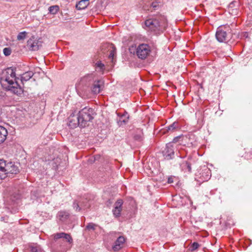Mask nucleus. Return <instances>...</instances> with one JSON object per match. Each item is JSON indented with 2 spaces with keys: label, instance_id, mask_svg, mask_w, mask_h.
I'll use <instances>...</instances> for the list:
<instances>
[{
  "label": "nucleus",
  "instance_id": "f257e3e1",
  "mask_svg": "<svg viewBox=\"0 0 252 252\" xmlns=\"http://www.w3.org/2000/svg\"><path fill=\"white\" fill-rule=\"evenodd\" d=\"M18 78L16 77L14 69L7 68L4 70L0 77V83L2 87L10 91L17 95H20L23 92L22 88L18 84Z\"/></svg>",
  "mask_w": 252,
  "mask_h": 252
},
{
  "label": "nucleus",
  "instance_id": "f03ea898",
  "mask_svg": "<svg viewBox=\"0 0 252 252\" xmlns=\"http://www.w3.org/2000/svg\"><path fill=\"white\" fill-rule=\"evenodd\" d=\"M146 30L154 34H160L168 26L167 20L164 15L158 14L148 18L145 21Z\"/></svg>",
  "mask_w": 252,
  "mask_h": 252
},
{
  "label": "nucleus",
  "instance_id": "7ed1b4c3",
  "mask_svg": "<svg viewBox=\"0 0 252 252\" xmlns=\"http://www.w3.org/2000/svg\"><path fill=\"white\" fill-rule=\"evenodd\" d=\"M94 114L93 109L85 107L79 112L77 122L73 120V117L71 116L69 118V126L72 127H76L77 126L85 127L88 122L94 119Z\"/></svg>",
  "mask_w": 252,
  "mask_h": 252
},
{
  "label": "nucleus",
  "instance_id": "20e7f679",
  "mask_svg": "<svg viewBox=\"0 0 252 252\" xmlns=\"http://www.w3.org/2000/svg\"><path fill=\"white\" fill-rule=\"evenodd\" d=\"M19 172V167L14 162L0 159V179H4L11 174H16Z\"/></svg>",
  "mask_w": 252,
  "mask_h": 252
},
{
  "label": "nucleus",
  "instance_id": "39448f33",
  "mask_svg": "<svg viewBox=\"0 0 252 252\" xmlns=\"http://www.w3.org/2000/svg\"><path fill=\"white\" fill-rule=\"evenodd\" d=\"M94 82L93 74H88L82 77L76 84V89L78 94L84 97L85 94L89 91V88Z\"/></svg>",
  "mask_w": 252,
  "mask_h": 252
},
{
  "label": "nucleus",
  "instance_id": "423d86ee",
  "mask_svg": "<svg viewBox=\"0 0 252 252\" xmlns=\"http://www.w3.org/2000/svg\"><path fill=\"white\" fill-rule=\"evenodd\" d=\"M52 237H53L55 241L59 239L63 238L65 239L68 243L63 248L62 250L63 252H65L71 248L73 239L70 234L64 232H60L53 234Z\"/></svg>",
  "mask_w": 252,
  "mask_h": 252
},
{
  "label": "nucleus",
  "instance_id": "0eeeda50",
  "mask_svg": "<svg viewBox=\"0 0 252 252\" xmlns=\"http://www.w3.org/2000/svg\"><path fill=\"white\" fill-rule=\"evenodd\" d=\"M229 27L228 26H220L217 29L216 37L217 40L222 42L226 41L229 36Z\"/></svg>",
  "mask_w": 252,
  "mask_h": 252
},
{
  "label": "nucleus",
  "instance_id": "6e6552de",
  "mask_svg": "<svg viewBox=\"0 0 252 252\" xmlns=\"http://www.w3.org/2000/svg\"><path fill=\"white\" fill-rule=\"evenodd\" d=\"M151 52L150 47L146 44H140L136 49V54L141 59H146Z\"/></svg>",
  "mask_w": 252,
  "mask_h": 252
},
{
  "label": "nucleus",
  "instance_id": "1a4fd4ad",
  "mask_svg": "<svg viewBox=\"0 0 252 252\" xmlns=\"http://www.w3.org/2000/svg\"><path fill=\"white\" fill-rule=\"evenodd\" d=\"M27 46L30 50L37 51L41 46V42L32 36L27 41Z\"/></svg>",
  "mask_w": 252,
  "mask_h": 252
},
{
  "label": "nucleus",
  "instance_id": "9d476101",
  "mask_svg": "<svg viewBox=\"0 0 252 252\" xmlns=\"http://www.w3.org/2000/svg\"><path fill=\"white\" fill-rule=\"evenodd\" d=\"M174 145L172 143H169L166 144V148L164 150L163 156L167 160L172 159L174 156Z\"/></svg>",
  "mask_w": 252,
  "mask_h": 252
},
{
  "label": "nucleus",
  "instance_id": "9b49d317",
  "mask_svg": "<svg viewBox=\"0 0 252 252\" xmlns=\"http://www.w3.org/2000/svg\"><path fill=\"white\" fill-rule=\"evenodd\" d=\"M103 82L101 80L94 81L91 86V89L92 92L94 94H97L100 93L102 87L103 86Z\"/></svg>",
  "mask_w": 252,
  "mask_h": 252
},
{
  "label": "nucleus",
  "instance_id": "f8f14e48",
  "mask_svg": "<svg viewBox=\"0 0 252 252\" xmlns=\"http://www.w3.org/2000/svg\"><path fill=\"white\" fill-rule=\"evenodd\" d=\"M126 239L124 236H119L113 246V250L115 252H117L121 249L124 246Z\"/></svg>",
  "mask_w": 252,
  "mask_h": 252
},
{
  "label": "nucleus",
  "instance_id": "ddd939ff",
  "mask_svg": "<svg viewBox=\"0 0 252 252\" xmlns=\"http://www.w3.org/2000/svg\"><path fill=\"white\" fill-rule=\"evenodd\" d=\"M123 204V201L122 199H118L115 203L113 213L115 217H118L120 216Z\"/></svg>",
  "mask_w": 252,
  "mask_h": 252
},
{
  "label": "nucleus",
  "instance_id": "4468645a",
  "mask_svg": "<svg viewBox=\"0 0 252 252\" xmlns=\"http://www.w3.org/2000/svg\"><path fill=\"white\" fill-rule=\"evenodd\" d=\"M151 1H152L151 2H149V3L148 4L149 8L147 9L148 10L151 11L158 10L162 3V0H151Z\"/></svg>",
  "mask_w": 252,
  "mask_h": 252
},
{
  "label": "nucleus",
  "instance_id": "2eb2a0df",
  "mask_svg": "<svg viewBox=\"0 0 252 252\" xmlns=\"http://www.w3.org/2000/svg\"><path fill=\"white\" fill-rule=\"evenodd\" d=\"M8 132L6 129L0 125V144L3 143L6 139Z\"/></svg>",
  "mask_w": 252,
  "mask_h": 252
},
{
  "label": "nucleus",
  "instance_id": "dca6fc26",
  "mask_svg": "<svg viewBox=\"0 0 252 252\" xmlns=\"http://www.w3.org/2000/svg\"><path fill=\"white\" fill-rule=\"evenodd\" d=\"M33 75V73L32 71H29L23 73L21 77V81L23 84L24 82L29 80Z\"/></svg>",
  "mask_w": 252,
  "mask_h": 252
},
{
  "label": "nucleus",
  "instance_id": "f3484780",
  "mask_svg": "<svg viewBox=\"0 0 252 252\" xmlns=\"http://www.w3.org/2000/svg\"><path fill=\"white\" fill-rule=\"evenodd\" d=\"M107 47L109 48V58L111 60V61L113 62L114 60V56L116 54V48L114 47L113 44H107Z\"/></svg>",
  "mask_w": 252,
  "mask_h": 252
},
{
  "label": "nucleus",
  "instance_id": "a211bd4d",
  "mask_svg": "<svg viewBox=\"0 0 252 252\" xmlns=\"http://www.w3.org/2000/svg\"><path fill=\"white\" fill-rule=\"evenodd\" d=\"M59 220L62 222H65L69 217V213L65 211H60L57 216Z\"/></svg>",
  "mask_w": 252,
  "mask_h": 252
},
{
  "label": "nucleus",
  "instance_id": "6ab92c4d",
  "mask_svg": "<svg viewBox=\"0 0 252 252\" xmlns=\"http://www.w3.org/2000/svg\"><path fill=\"white\" fill-rule=\"evenodd\" d=\"M180 166L182 170L185 172L190 173L191 171L190 164L187 161L182 162L180 164Z\"/></svg>",
  "mask_w": 252,
  "mask_h": 252
},
{
  "label": "nucleus",
  "instance_id": "aec40b11",
  "mask_svg": "<svg viewBox=\"0 0 252 252\" xmlns=\"http://www.w3.org/2000/svg\"><path fill=\"white\" fill-rule=\"evenodd\" d=\"M178 123L177 122H174L171 125H169L165 129V131L164 132H172L177 130L178 127Z\"/></svg>",
  "mask_w": 252,
  "mask_h": 252
},
{
  "label": "nucleus",
  "instance_id": "412c9836",
  "mask_svg": "<svg viewBox=\"0 0 252 252\" xmlns=\"http://www.w3.org/2000/svg\"><path fill=\"white\" fill-rule=\"evenodd\" d=\"M88 5V2L85 0H81L76 5V7L78 10L85 9Z\"/></svg>",
  "mask_w": 252,
  "mask_h": 252
},
{
  "label": "nucleus",
  "instance_id": "4be33fe9",
  "mask_svg": "<svg viewBox=\"0 0 252 252\" xmlns=\"http://www.w3.org/2000/svg\"><path fill=\"white\" fill-rule=\"evenodd\" d=\"M80 205H81V207L80 206L79 203L75 201L73 203V208L74 209H75V210L76 211H80L81 210V209H85L89 206V205H88L87 204H85L84 205H83L82 204H81Z\"/></svg>",
  "mask_w": 252,
  "mask_h": 252
},
{
  "label": "nucleus",
  "instance_id": "5701e85b",
  "mask_svg": "<svg viewBox=\"0 0 252 252\" xmlns=\"http://www.w3.org/2000/svg\"><path fill=\"white\" fill-rule=\"evenodd\" d=\"M60 10V7L57 5H52L49 7L48 10L50 14L55 15L57 14Z\"/></svg>",
  "mask_w": 252,
  "mask_h": 252
},
{
  "label": "nucleus",
  "instance_id": "b1692460",
  "mask_svg": "<svg viewBox=\"0 0 252 252\" xmlns=\"http://www.w3.org/2000/svg\"><path fill=\"white\" fill-rule=\"evenodd\" d=\"M30 248L32 252H44L40 246L37 244L31 245Z\"/></svg>",
  "mask_w": 252,
  "mask_h": 252
},
{
  "label": "nucleus",
  "instance_id": "393cba45",
  "mask_svg": "<svg viewBox=\"0 0 252 252\" xmlns=\"http://www.w3.org/2000/svg\"><path fill=\"white\" fill-rule=\"evenodd\" d=\"M27 34V32L25 31L20 32L17 35V40H21L24 39L26 38Z\"/></svg>",
  "mask_w": 252,
  "mask_h": 252
},
{
  "label": "nucleus",
  "instance_id": "a878e982",
  "mask_svg": "<svg viewBox=\"0 0 252 252\" xmlns=\"http://www.w3.org/2000/svg\"><path fill=\"white\" fill-rule=\"evenodd\" d=\"M95 66L96 68H99L101 71H103L104 70V64L100 61L97 62L95 63Z\"/></svg>",
  "mask_w": 252,
  "mask_h": 252
},
{
  "label": "nucleus",
  "instance_id": "bb28decb",
  "mask_svg": "<svg viewBox=\"0 0 252 252\" xmlns=\"http://www.w3.org/2000/svg\"><path fill=\"white\" fill-rule=\"evenodd\" d=\"M199 245L197 242H194L192 243L191 246H190V250L191 251H194L198 249L199 247Z\"/></svg>",
  "mask_w": 252,
  "mask_h": 252
},
{
  "label": "nucleus",
  "instance_id": "cd10ccee",
  "mask_svg": "<svg viewBox=\"0 0 252 252\" xmlns=\"http://www.w3.org/2000/svg\"><path fill=\"white\" fill-rule=\"evenodd\" d=\"M204 171H205V173H207L208 174L206 175L205 177H203L202 180H203V181H207L208 179L210 178V171L208 168H206L205 169Z\"/></svg>",
  "mask_w": 252,
  "mask_h": 252
},
{
  "label": "nucleus",
  "instance_id": "c85d7f7f",
  "mask_svg": "<svg viewBox=\"0 0 252 252\" xmlns=\"http://www.w3.org/2000/svg\"><path fill=\"white\" fill-rule=\"evenodd\" d=\"M96 225L93 223H89L87 226L86 228L88 230H94Z\"/></svg>",
  "mask_w": 252,
  "mask_h": 252
},
{
  "label": "nucleus",
  "instance_id": "c756f323",
  "mask_svg": "<svg viewBox=\"0 0 252 252\" xmlns=\"http://www.w3.org/2000/svg\"><path fill=\"white\" fill-rule=\"evenodd\" d=\"M3 52L4 55L6 56L10 55L11 53V49L9 48H4Z\"/></svg>",
  "mask_w": 252,
  "mask_h": 252
},
{
  "label": "nucleus",
  "instance_id": "7c9ffc66",
  "mask_svg": "<svg viewBox=\"0 0 252 252\" xmlns=\"http://www.w3.org/2000/svg\"><path fill=\"white\" fill-rule=\"evenodd\" d=\"M178 138H179V137H175V138L173 139V140L172 142H171V143H173V145H174V144L177 142Z\"/></svg>",
  "mask_w": 252,
  "mask_h": 252
},
{
  "label": "nucleus",
  "instance_id": "2f4dec72",
  "mask_svg": "<svg viewBox=\"0 0 252 252\" xmlns=\"http://www.w3.org/2000/svg\"><path fill=\"white\" fill-rule=\"evenodd\" d=\"M173 182V178L172 177H169L168 179V183L169 184H170Z\"/></svg>",
  "mask_w": 252,
  "mask_h": 252
},
{
  "label": "nucleus",
  "instance_id": "473e14b6",
  "mask_svg": "<svg viewBox=\"0 0 252 252\" xmlns=\"http://www.w3.org/2000/svg\"><path fill=\"white\" fill-rule=\"evenodd\" d=\"M127 119H128V117H126V118H125L121 121H123L124 123H126V122H127Z\"/></svg>",
  "mask_w": 252,
  "mask_h": 252
}]
</instances>
